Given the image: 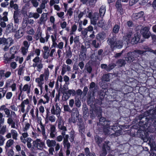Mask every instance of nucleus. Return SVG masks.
<instances>
[{
	"instance_id": "1",
	"label": "nucleus",
	"mask_w": 156,
	"mask_h": 156,
	"mask_svg": "<svg viewBox=\"0 0 156 156\" xmlns=\"http://www.w3.org/2000/svg\"><path fill=\"white\" fill-rule=\"evenodd\" d=\"M144 115L145 116H148L149 117H146V122H144L143 120L141 121L144 117H140L139 116V119L140 121L139 122V125L140 127H144V126L146 125L147 127L148 132L153 133L156 129V108L154 109H150L145 112Z\"/></svg>"
},
{
	"instance_id": "2",
	"label": "nucleus",
	"mask_w": 156,
	"mask_h": 156,
	"mask_svg": "<svg viewBox=\"0 0 156 156\" xmlns=\"http://www.w3.org/2000/svg\"><path fill=\"white\" fill-rule=\"evenodd\" d=\"M131 131L133 129H135L136 132L139 134L140 137L143 140L144 142H147L151 149L156 151V142L155 141V136L151 134L150 136L148 132L144 131L143 130H137L136 126L134 125L132 126ZM155 156H156V153L155 154Z\"/></svg>"
},
{
	"instance_id": "3",
	"label": "nucleus",
	"mask_w": 156,
	"mask_h": 156,
	"mask_svg": "<svg viewBox=\"0 0 156 156\" xmlns=\"http://www.w3.org/2000/svg\"><path fill=\"white\" fill-rule=\"evenodd\" d=\"M46 143L48 147H49L48 149V152L50 155H53V152L57 153L60 148L59 143H56L55 140L47 139L46 141Z\"/></svg>"
},
{
	"instance_id": "4",
	"label": "nucleus",
	"mask_w": 156,
	"mask_h": 156,
	"mask_svg": "<svg viewBox=\"0 0 156 156\" xmlns=\"http://www.w3.org/2000/svg\"><path fill=\"white\" fill-rule=\"evenodd\" d=\"M49 76V73L48 69H44V73L41 74L39 77L35 79V82L37 83L38 86L40 88L41 94L42 93V85L44 83L43 82L44 80V77L45 80L47 81L48 80Z\"/></svg>"
},
{
	"instance_id": "5",
	"label": "nucleus",
	"mask_w": 156,
	"mask_h": 156,
	"mask_svg": "<svg viewBox=\"0 0 156 156\" xmlns=\"http://www.w3.org/2000/svg\"><path fill=\"white\" fill-rule=\"evenodd\" d=\"M102 112V109L101 107L95 106L94 108H92L90 110V117L92 119H93L96 116L100 117L101 116Z\"/></svg>"
},
{
	"instance_id": "6",
	"label": "nucleus",
	"mask_w": 156,
	"mask_h": 156,
	"mask_svg": "<svg viewBox=\"0 0 156 156\" xmlns=\"http://www.w3.org/2000/svg\"><path fill=\"white\" fill-rule=\"evenodd\" d=\"M12 40L11 38H9L7 39L5 38L0 39V45L2 44L4 50L6 51L12 43Z\"/></svg>"
},
{
	"instance_id": "7",
	"label": "nucleus",
	"mask_w": 156,
	"mask_h": 156,
	"mask_svg": "<svg viewBox=\"0 0 156 156\" xmlns=\"http://www.w3.org/2000/svg\"><path fill=\"white\" fill-rule=\"evenodd\" d=\"M153 52L154 54L156 55V50L154 51L153 50L149 48H147L146 49L145 51H142L139 50H137L133 52H130L128 53L127 55L128 57V58H133L136 57V56L138 55L143 54L145 52Z\"/></svg>"
},
{
	"instance_id": "8",
	"label": "nucleus",
	"mask_w": 156,
	"mask_h": 156,
	"mask_svg": "<svg viewBox=\"0 0 156 156\" xmlns=\"http://www.w3.org/2000/svg\"><path fill=\"white\" fill-rule=\"evenodd\" d=\"M33 149L42 150L45 147L44 143L41 141L40 139H37L33 141Z\"/></svg>"
},
{
	"instance_id": "9",
	"label": "nucleus",
	"mask_w": 156,
	"mask_h": 156,
	"mask_svg": "<svg viewBox=\"0 0 156 156\" xmlns=\"http://www.w3.org/2000/svg\"><path fill=\"white\" fill-rule=\"evenodd\" d=\"M107 42L112 47H115L119 49L122 48L123 45L122 41H118L114 42L113 38L109 39L107 41Z\"/></svg>"
},
{
	"instance_id": "10",
	"label": "nucleus",
	"mask_w": 156,
	"mask_h": 156,
	"mask_svg": "<svg viewBox=\"0 0 156 156\" xmlns=\"http://www.w3.org/2000/svg\"><path fill=\"white\" fill-rule=\"evenodd\" d=\"M94 139L95 142L97 145L99 147H102V145L105 144L107 143V145L109 143L108 141H105V138L100 136L98 135H96L94 136Z\"/></svg>"
},
{
	"instance_id": "11",
	"label": "nucleus",
	"mask_w": 156,
	"mask_h": 156,
	"mask_svg": "<svg viewBox=\"0 0 156 156\" xmlns=\"http://www.w3.org/2000/svg\"><path fill=\"white\" fill-rule=\"evenodd\" d=\"M125 126L124 125H119L118 123H115L112 126H111V129L113 130L115 133H117V136H119L122 130L124 129Z\"/></svg>"
},
{
	"instance_id": "12",
	"label": "nucleus",
	"mask_w": 156,
	"mask_h": 156,
	"mask_svg": "<svg viewBox=\"0 0 156 156\" xmlns=\"http://www.w3.org/2000/svg\"><path fill=\"white\" fill-rule=\"evenodd\" d=\"M88 17L91 19V24L93 25H95L96 24L98 17V13H95L92 15L91 13L90 12L88 14Z\"/></svg>"
},
{
	"instance_id": "13",
	"label": "nucleus",
	"mask_w": 156,
	"mask_h": 156,
	"mask_svg": "<svg viewBox=\"0 0 156 156\" xmlns=\"http://www.w3.org/2000/svg\"><path fill=\"white\" fill-rule=\"evenodd\" d=\"M141 33L143 37L145 38H147L150 36V33L149 31V29L147 27H145L141 30Z\"/></svg>"
},
{
	"instance_id": "14",
	"label": "nucleus",
	"mask_w": 156,
	"mask_h": 156,
	"mask_svg": "<svg viewBox=\"0 0 156 156\" xmlns=\"http://www.w3.org/2000/svg\"><path fill=\"white\" fill-rule=\"evenodd\" d=\"M102 151L100 154V156H105L107 154V150H110V147L107 145V143H105L102 145Z\"/></svg>"
},
{
	"instance_id": "15",
	"label": "nucleus",
	"mask_w": 156,
	"mask_h": 156,
	"mask_svg": "<svg viewBox=\"0 0 156 156\" xmlns=\"http://www.w3.org/2000/svg\"><path fill=\"white\" fill-rule=\"evenodd\" d=\"M111 121L108 119H106L104 117H101L99 119V122L102 126H108L110 124Z\"/></svg>"
},
{
	"instance_id": "16",
	"label": "nucleus",
	"mask_w": 156,
	"mask_h": 156,
	"mask_svg": "<svg viewBox=\"0 0 156 156\" xmlns=\"http://www.w3.org/2000/svg\"><path fill=\"white\" fill-rule=\"evenodd\" d=\"M17 29V27L14 28L13 24L12 23H10L7 25L6 29V32L7 33L14 32Z\"/></svg>"
},
{
	"instance_id": "17",
	"label": "nucleus",
	"mask_w": 156,
	"mask_h": 156,
	"mask_svg": "<svg viewBox=\"0 0 156 156\" xmlns=\"http://www.w3.org/2000/svg\"><path fill=\"white\" fill-rule=\"evenodd\" d=\"M72 117L73 119V118L75 119H77L79 116V112L77 108H73L71 110Z\"/></svg>"
},
{
	"instance_id": "18",
	"label": "nucleus",
	"mask_w": 156,
	"mask_h": 156,
	"mask_svg": "<svg viewBox=\"0 0 156 156\" xmlns=\"http://www.w3.org/2000/svg\"><path fill=\"white\" fill-rule=\"evenodd\" d=\"M64 123L63 121L61 118H60L58 120V128L60 130H67L66 127L64 126Z\"/></svg>"
},
{
	"instance_id": "19",
	"label": "nucleus",
	"mask_w": 156,
	"mask_h": 156,
	"mask_svg": "<svg viewBox=\"0 0 156 156\" xmlns=\"http://www.w3.org/2000/svg\"><path fill=\"white\" fill-rule=\"evenodd\" d=\"M50 136L51 138H54L55 137L54 134L56 132V128L55 125H50Z\"/></svg>"
},
{
	"instance_id": "20",
	"label": "nucleus",
	"mask_w": 156,
	"mask_h": 156,
	"mask_svg": "<svg viewBox=\"0 0 156 156\" xmlns=\"http://www.w3.org/2000/svg\"><path fill=\"white\" fill-rule=\"evenodd\" d=\"M47 19V15L46 14L43 13L42 14L41 17L39 19V21L38 23L40 24L44 23Z\"/></svg>"
},
{
	"instance_id": "21",
	"label": "nucleus",
	"mask_w": 156,
	"mask_h": 156,
	"mask_svg": "<svg viewBox=\"0 0 156 156\" xmlns=\"http://www.w3.org/2000/svg\"><path fill=\"white\" fill-rule=\"evenodd\" d=\"M35 53H30V55H28L29 58L34 57V58H37V56L34 57L36 55L39 56L40 53V50L39 49H37L35 50Z\"/></svg>"
},
{
	"instance_id": "22",
	"label": "nucleus",
	"mask_w": 156,
	"mask_h": 156,
	"mask_svg": "<svg viewBox=\"0 0 156 156\" xmlns=\"http://www.w3.org/2000/svg\"><path fill=\"white\" fill-rule=\"evenodd\" d=\"M33 141V140L30 137H28L27 138V147L30 150H33L34 149H33V145H32L31 142Z\"/></svg>"
},
{
	"instance_id": "23",
	"label": "nucleus",
	"mask_w": 156,
	"mask_h": 156,
	"mask_svg": "<svg viewBox=\"0 0 156 156\" xmlns=\"http://www.w3.org/2000/svg\"><path fill=\"white\" fill-rule=\"evenodd\" d=\"M106 37V35L105 33H100L97 35V38L100 41L103 40Z\"/></svg>"
},
{
	"instance_id": "24",
	"label": "nucleus",
	"mask_w": 156,
	"mask_h": 156,
	"mask_svg": "<svg viewBox=\"0 0 156 156\" xmlns=\"http://www.w3.org/2000/svg\"><path fill=\"white\" fill-rule=\"evenodd\" d=\"M23 30L22 28H20L16 32L15 35V37L17 38H19L23 35Z\"/></svg>"
},
{
	"instance_id": "25",
	"label": "nucleus",
	"mask_w": 156,
	"mask_h": 156,
	"mask_svg": "<svg viewBox=\"0 0 156 156\" xmlns=\"http://www.w3.org/2000/svg\"><path fill=\"white\" fill-rule=\"evenodd\" d=\"M23 91H25L27 94L30 93L31 90V86L28 84L24 85L23 88Z\"/></svg>"
},
{
	"instance_id": "26",
	"label": "nucleus",
	"mask_w": 156,
	"mask_h": 156,
	"mask_svg": "<svg viewBox=\"0 0 156 156\" xmlns=\"http://www.w3.org/2000/svg\"><path fill=\"white\" fill-rule=\"evenodd\" d=\"M139 40L140 36L138 34H136L132 38L131 42L133 44H136L139 41Z\"/></svg>"
},
{
	"instance_id": "27",
	"label": "nucleus",
	"mask_w": 156,
	"mask_h": 156,
	"mask_svg": "<svg viewBox=\"0 0 156 156\" xmlns=\"http://www.w3.org/2000/svg\"><path fill=\"white\" fill-rule=\"evenodd\" d=\"M110 73L105 74L102 76V80L104 81L108 82L110 80Z\"/></svg>"
},
{
	"instance_id": "28",
	"label": "nucleus",
	"mask_w": 156,
	"mask_h": 156,
	"mask_svg": "<svg viewBox=\"0 0 156 156\" xmlns=\"http://www.w3.org/2000/svg\"><path fill=\"white\" fill-rule=\"evenodd\" d=\"M144 14V12L141 11L138 13L134 14L133 17L134 19L136 20L142 17Z\"/></svg>"
},
{
	"instance_id": "29",
	"label": "nucleus",
	"mask_w": 156,
	"mask_h": 156,
	"mask_svg": "<svg viewBox=\"0 0 156 156\" xmlns=\"http://www.w3.org/2000/svg\"><path fill=\"white\" fill-rule=\"evenodd\" d=\"M103 132L105 135L107 134L109 132V129H111V126L110 124H108V126H103Z\"/></svg>"
},
{
	"instance_id": "30",
	"label": "nucleus",
	"mask_w": 156,
	"mask_h": 156,
	"mask_svg": "<svg viewBox=\"0 0 156 156\" xmlns=\"http://www.w3.org/2000/svg\"><path fill=\"white\" fill-rule=\"evenodd\" d=\"M14 142L13 140L12 139H9L7 141L5 147L6 151L7 150L8 148L10 147L13 144Z\"/></svg>"
},
{
	"instance_id": "31",
	"label": "nucleus",
	"mask_w": 156,
	"mask_h": 156,
	"mask_svg": "<svg viewBox=\"0 0 156 156\" xmlns=\"http://www.w3.org/2000/svg\"><path fill=\"white\" fill-rule=\"evenodd\" d=\"M24 67L22 65H20L19 66L18 70V75L20 77V76L23 74L24 73V70L23 69Z\"/></svg>"
},
{
	"instance_id": "32",
	"label": "nucleus",
	"mask_w": 156,
	"mask_h": 156,
	"mask_svg": "<svg viewBox=\"0 0 156 156\" xmlns=\"http://www.w3.org/2000/svg\"><path fill=\"white\" fill-rule=\"evenodd\" d=\"M44 50V55L45 58H48L49 55V48L47 46H44L43 47Z\"/></svg>"
},
{
	"instance_id": "33",
	"label": "nucleus",
	"mask_w": 156,
	"mask_h": 156,
	"mask_svg": "<svg viewBox=\"0 0 156 156\" xmlns=\"http://www.w3.org/2000/svg\"><path fill=\"white\" fill-rule=\"evenodd\" d=\"M55 107L56 115L57 116H59L61 111V109L59 105H58V104L57 103H56L55 104Z\"/></svg>"
},
{
	"instance_id": "34",
	"label": "nucleus",
	"mask_w": 156,
	"mask_h": 156,
	"mask_svg": "<svg viewBox=\"0 0 156 156\" xmlns=\"http://www.w3.org/2000/svg\"><path fill=\"white\" fill-rule=\"evenodd\" d=\"M118 65L120 67L124 66L126 63V60L124 59H118L117 61Z\"/></svg>"
},
{
	"instance_id": "35",
	"label": "nucleus",
	"mask_w": 156,
	"mask_h": 156,
	"mask_svg": "<svg viewBox=\"0 0 156 156\" xmlns=\"http://www.w3.org/2000/svg\"><path fill=\"white\" fill-rule=\"evenodd\" d=\"M83 114L84 115H86L87 116L89 115L88 109L86 105L83 107Z\"/></svg>"
},
{
	"instance_id": "36",
	"label": "nucleus",
	"mask_w": 156,
	"mask_h": 156,
	"mask_svg": "<svg viewBox=\"0 0 156 156\" xmlns=\"http://www.w3.org/2000/svg\"><path fill=\"white\" fill-rule=\"evenodd\" d=\"M129 82L131 83V85L132 86V87H134L136 86L137 85V80L133 78H131L130 79Z\"/></svg>"
},
{
	"instance_id": "37",
	"label": "nucleus",
	"mask_w": 156,
	"mask_h": 156,
	"mask_svg": "<svg viewBox=\"0 0 156 156\" xmlns=\"http://www.w3.org/2000/svg\"><path fill=\"white\" fill-rule=\"evenodd\" d=\"M116 66V65L114 63H111L107 66L106 71L109 72L112 69Z\"/></svg>"
},
{
	"instance_id": "38",
	"label": "nucleus",
	"mask_w": 156,
	"mask_h": 156,
	"mask_svg": "<svg viewBox=\"0 0 156 156\" xmlns=\"http://www.w3.org/2000/svg\"><path fill=\"white\" fill-rule=\"evenodd\" d=\"M132 35V33H130L123 37V39L126 41L127 44L130 42V39Z\"/></svg>"
},
{
	"instance_id": "39",
	"label": "nucleus",
	"mask_w": 156,
	"mask_h": 156,
	"mask_svg": "<svg viewBox=\"0 0 156 156\" xmlns=\"http://www.w3.org/2000/svg\"><path fill=\"white\" fill-rule=\"evenodd\" d=\"M106 9L105 6H101L100 9V14L101 17L103 16L105 12Z\"/></svg>"
},
{
	"instance_id": "40",
	"label": "nucleus",
	"mask_w": 156,
	"mask_h": 156,
	"mask_svg": "<svg viewBox=\"0 0 156 156\" xmlns=\"http://www.w3.org/2000/svg\"><path fill=\"white\" fill-rule=\"evenodd\" d=\"M86 49H84L82 50L80 54L79 58H86Z\"/></svg>"
},
{
	"instance_id": "41",
	"label": "nucleus",
	"mask_w": 156,
	"mask_h": 156,
	"mask_svg": "<svg viewBox=\"0 0 156 156\" xmlns=\"http://www.w3.org/2000/svg\"><path fill=\"white\" fill-rule=\"evenodd\" d=\"M11 133L12 135V137L14 140H17V137L18 135L17 133L16 130L14 129H12L11 131Z\"/></svg>"
},
{
	"instance_id": "42",
	"label": "nucleus",
	"mask_w": 156,
	"mask_h": 156,
	"mask_svg": "<svg viewBox=\"0 0 156 156\" xmlns=\"http://www.w3.org/2000/svg\"><path fill=\"white\" fill-rule=\"evenodd\" d=\"M48 2V1L47 0H42L40 7L43 9H44L46 6L45 5Z\"/></svg>"
},
{
	"instance_id": "43",
	"label": "nucleus",
	"mask_w": 156,
	"mask_h": 156,
	"mask_svg": "<svg viewBox=\"0 0 156 156\" xmlns=\"http://www.w3.org/2000/svg\"><path fill=\"white\" fill-rule=\"evenodd\" d=\"M84 151L85 155L86 156H88L91 153V152H90L89 148L88 147H86L84 148Z\"/></svg>"
},
{
	"instance_id": "44",
	"label": "nucleus",
	"mask_w": 156,
	"mask_h": 156,
	"mask_svg": "<svg viewBox=\"0 0 156 156\" xmlns=\"http://www.w3.org/2000/svg\"><path fill=\"white\" fill-rule=\"evenodd\" d=\"M8 14V13L6 12H5L3 13V16L2 17V20L4 21H8V18L7 17Z\"/></svg>"
},
{
	"instance_id": "45",
	"label": "nucleus",
	"mask_w": 156,
	"mask_h": 156,
	"mask_svg": "<svg viewBox=\"0 0 156 156\" xmlns=\"http://www.w3.org/2000/svg\"><path fill=\"white\" fill-rule=\"evenodd\" d=\"M77 28V26L76 25H74L72 27L71 30L70 32V35H72L74 34V32L76 31Z\"/></svg>"
},
{
	"instance_id": "46",
	"label": "nucleus",
	"mask_w": 156,
	"mask_h": 156,
	"mask_svg": "<svg viewBox=\"0 0 156 156\" xmlns=\"http://www.w3.org/2000/svg\"><path fill=\"white\" fill-rule=\"evenodd\" d=\"M119 26L118 25H115L113 28V32L115 33H117L119 29Z\"/></svg>"
},
{
	"instance_id": "47",
	"label": "nucleus",
	"mask_w": 156,
	"mask_h": 156,
	"mask_svg": "<svg viewBox=\"0 0 156 156\" xmlns=\"http://www.w3.org/2000/svg\"><path fill=\"white\" fill-rule=\"evenodd\" d=\"M64 108V110L65 112H68L69 113H71L72 112L71 110L69 108V107L68 105H64L63 106Z\"/></svg>"
},
{
	"instance_id": "48",
	"label": "nucleus",
	"mask_w": 156,
	"mask_h": 156,
	"mask_svg": "<svg viewBox=\"0 0 156 156\" xmlns=\"http://www.w3.org/2000/svg\"><path fill=\"white\" fill-rule=\"evenodd\" d=\"M12 83V80H7L5 83V87L6 88L10 87Z\"/></svg>"
},
{
	"instance_id": "49",
	"label": "nucleus",
	"mask_w": 156,
	"mask_h": 156,
	"mask_svg": "<svg viewBox=\"0 0 156 156\" xmlns=\"http://www.w3.org/2000/svg\"><path fill=\"white\" fill-rule=\"evenodd\" d=\"M9 55V53H6L4 55V57L5 58H14L16 57V54H12V55L11 57H9L8 56V55Z\"/></svg>"
},
{
	"instance_id": "50",
	"label": "nucleus",
	"mask_w": 156,
	"mask_h": 156,
	"mask_svg": "<svg viewBox=\"0 0 156 156\" xmlns=\"http://www.w3.org/2000/svg\"><path fill=\"white\" fill-rule=\"evenodd\" d=\"M6 127L5 126H3L0 130V134L3 135L6 132Z\"/></svg>"
},
{
	"instance_id": "51",
	"label": "nucleus",
	"mask_w": 156,
	"mask_h": 156,
	"mask_svg": "<svg viewBox=\"0 0 156 156\" xmlns=\"http://www.w3.org/2000/svg\"><path fill=\"white\" fill-rule=\"evenodd\" d=\"M68 93L69 94V95H71L72 94L73 96H74L76 95V91L74 90H68Z\"/></svg>"
},
{
	"instance_id": "52",
	"label": "nucleus",
	"mask_w": 156,
	"mask_h": 156,
	"mask_svg": "<svg viewBox=\"0 0 156 156\" xmlns=\"http://www.w3.org/2000/svg\"><path fill=\"white\" fill-rule=\"evenodd\" d=\"M122 95L121 97H120V96H119L117 94L115 97H114L115 99V101L120 102L122 101Z\"/></svg>"
},
{
	"instance_id": "53",
	"label": "nucleus",
	"mask_w": 156,
	"mask_h": 156,
	"mask_svg": "<svg viewBox=\"0 0 156 156\" xmlns=\"http://www.w3.org/2000/svg\"><path fill=\"white\" fill-rule=\"evenodd\" d=\"M13 147L10 149H9L7 152L8 156H13L14 154V152L12 150Z\"/></svg>"
},
{
	"instance_id": "54",
	"label": "nucleus",
	"mask_w": 156,
	"mask_h": 156,
	"mask_svg": "<svg viewBox=\"0 0 156 156\" xmlns=\"http://www.w3.org/2000/svg\"><path fill=\"white\" fill-rule=\"evenodd\" d=\"M81 102L80 100L78 99L75 100V105L77 108H79L81 105Z\"/></svg>"
},
{
	"instance_id": "55",
	"label": "nucleus",
	"mask_w": 156,
	"mask_h": 156,
	"mask_svg": "<svg viewBox=\"0 0 156 156\" xmlns=\"http://www.w3.org/2000/svg\"><path fill=\"white\" fill-rule=\"evenodd\" d=\"M92 44L96 48H97L99 47L100 46L99 44L97 42L96 40H94L92 41Z\"/></svg>"
},
{
	"instance_id": "56",
	"label": "nucleus",
	"mask_w": 156,
	"mask_h": 156,
	"mask_svg": "<svg viewBox=\"0 0 156 156\" xmlns=\"http://www.w3.org/2000/svg\"><path fill=\"white\" fill-rule=\"evenodd\" d=\"M41 126L42 135L43 136H45V130L44 127L42 124H41Z\"/></svg>"
},
{
	"instance_id": "57",
	"label": "nucleus",
	"mask_w": 156,
	"mask_h": 156,
	"mask_svg": "<svg viewBox=\"0 0 156 156\" xmlns=\"http://www.w3.org/2000/svg\"><path fill=\"white\" fill-rule=\"evenodd\" d=\"M63 95L64 96L65 100H66L68 99L71 96V95H69L68 93V91H66L63 94Z\"/></svg>"
},
{
	"instance_id": "58",
	"label": "nucleus",
	"mask_w": 156,
	"mask_h": 156,
	"mask_svg": "<svg viewBox=\"0 0 156 156\" xmlns=\"http://www.w3.org/2000/svg\"><path fill=\"white\" fill-rule=\"evenodd\" d=\"M69 137V136L68 134L66 135L65 136L63 137V143L65 144L66 143L69 142L68 138Z\"/></svg>"
},
{
	"instance_id": "59",
	"label": "nucleus",
	"mask_w": 156,
	"mask_h": 156,
	"mask_svg": "<svg viewBox=\"0 0 156 156\" xmlns=\"http://www.w3.org/2000/svg\"><path fill=\"white\" fill-rule=\"evenodd\" d=\"M4 111L5 114L6 115V117L9 118L10 116V112L9 110L7 108H6Z\"/></svg>"
},
{
	"instance_id": "60",
	"label": "nucleus",
	"mask_w": 156,
	"mask_h": 156,
	"mask_svg": "<svg viewBox=\"0 0 156 156\" xmlns=\"http://www.w3.org/2000/svg\"><path fill=\"white\" fill-rule=\"evenodd\" d=\"M31 2L34 7H37L38 5V3L37 0H32Z\"/></svg>"
},
{
	"instance_id": "61",
	"label": "nucleus",
	"mask_w": 156,
	"mask_h": 156,
	"mask_svg": "<svg viewBox=\"0 0 156 156\" xmlns=\"http://www.w3.org/2000/svg\"><path fill=\"white\" fill-rule=\"evenodd\" d=\"M69 140L71 142H72L74 140L75 136L73 133H71L70 135Z\"/></svg>"
},
{
	"instance_id": "62",
	"label": "nucleus",
	"mask_w": 156,
	"mask_h": 156,
	"mask_svg": "<svg viewBox=\"0 0 156 156\" xmlns=\"http://www.w3.org/2000/svg\"><path fill=\"white\" fill-rule=\"evenodd\" d=\"M29 103V100L28 99H27L26 100H24L23 101L21 104V105H23L24 106H25L24 105H27Z\"/></svg>"
},
{
	"instance_id": "63",
	"label": "nucleus",
	"mask_w": 156,
	"mask_h": 156,
	"mask_svg": "<svg viewBox=\"0 0 156 156\" xmlns=\"http://www.w3.org/2000/svg\"><path fill=\"white\" fill-rule=\"evenodd\" d=\"M12 95V93L11 92H8L6 94V98L8 99H10Z\"/></svg>"
},
{
	"instance_id": "64",
	"label": "nucleus",
	"mask_w": 156,
	"mask_h": 156,
	"mask_svg": "<svg viewBox=\"0 0 156 156\" xmlns=\"http://www.w3.org/2000/svg\"><path fill=\"white\" fill-rule=\"evenodd\" d=\"M57 16L61 19L64 18V13L63 12H58L57 13Z\"/></svg>"
}]
</instances>
